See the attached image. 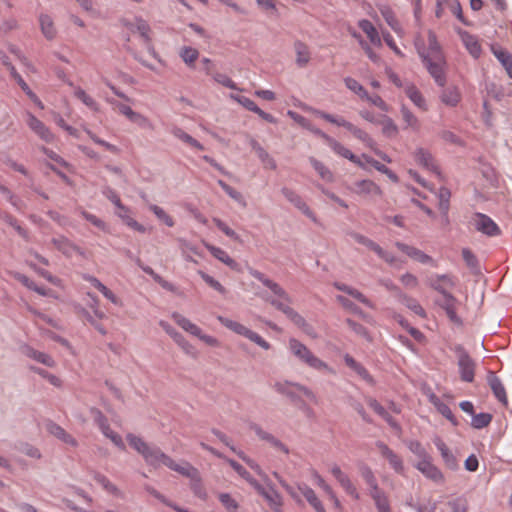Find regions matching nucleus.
I'll return each instance as SVG.
<instances>
[{"mask_svg":"<svg viewBox=\"0 0 512 512\" xmlns=\"http://www.w3.org/2000/svg\"><path fill=\"white\" fill-rule=\"evenodd\" d=\"M362 158L365 159V161L367 163L372 165L377 171L387 175L394 182L398 181V177L396 176V174L392 170H390L387 166H385L384 164H381L380 162H378L377 160H374L373 158L369 157L366 154H363Z\"/></svg>","mask_w":512,"mask_h":512,"instance_id":"obj_57","label":"nucleus"},{"mask_svg":"<svg viewBox=\"0 0 512 512\" xmlns=\"http://www.w3.org/2000/svg\"><path fill=\"white\" fill-rule=\"evenodd\" d=\"M143 459L149 466L158 468L161 465H164L175 472L182 465L176 463L169 455L165 454L160 448L156 446H150Z\"/></svg>","mask_w":512,"mask_h":512,"instance_id":"obj_7","label":"nucleus"},{"mask_svg":"<svg viewBox=\"0 0 512 512\" xmlns=\"http://www.w3.org/2000/svg\"><path fill=\"white\" fill-rule=\"evenodd\" d=\"M297 382L288 380L276 381L273 384V389L280 395L286 396L292 401L299 400L298 391L295 389Z\"/></svg>","mask_w":512,"mask_h":512,"instance_id":"obj_28","label":"nucleus"},{"mask_svg":"<svg viewBox=\"0 0 512 512\" xmlns=\"http://www.w3.org/2000/svg\"><path fill=\"white\" fill-rule=\"evenodd\" d=\"M344 83L347 89L358 95L361 99H365L367 97V91L365 88L354 78L346 77L344 78Z\"/></svg>","mask_w":512,"mask_h":512,"instance_id":"obj_62","label":"nucleus"},{"mask_svg":"<svg viewBox=\"0 0 512 512\" xmlns=\"http://www.w3.org/2000/svg\"><path fill=\"white\" fill-rule=\"evenodd\" d=\"M440 100L446 106L455 107L461 100V94L457 87L450 86L441 92Z\"/></svg>","mask_w":512,"mask_h":512,"instance_id":"obj_38","label":"nucleus"},{"mask_svg":"<svg viewBox=\"0 0 512 512\" xmlns=\"http://www.w3.org/2000/svg\"><path fill=\"white\" fill-rule=\"evenodd\" d=\"M377 448L379 449L381 455L387 459L390 466L393 470L398 474L404 473V464L401 459L392 449L388 447L384 442L378 441L376 443Z\"/></svg>","mask_w":512,"mask_h":512,"instance_id":"obj_19","label":"nucleus"},{"mask_svg":"<svg viewBox=\"0 0 512 512\" xmlns=\"http://www.w3.org/2000/svg\"><path fill=\"white\" fill-rule=\"evenodd\" d=\"M55 248L66 257H72L75 254L84 256V252L76 244L65 236L55 237L51 240Z\"/></svg>","mask_w":512,"mask_h":512,"instance_id":"obj_21","label":"nucleus"},{"mask_svg":"<svg viewBox=\"0 0 512 512\" xmlns=\"http://www.w3.org/2000/svg\"><path fill=\"white\" fill-rule=\"evenodd\" d=\"M218 185L226 192V194L231 197L234 201H236L240 206L245 208L247 206V202L244 196L230 185H228L223 180H218Z\"/></svg>","mask_w":512,"mask_h":512,"instance_id":"obj_54","label":"nucleus"},{"mask_svg":"<svg viewBox=\"0 0 512 512\" xmlns=\"http://www.w3.org/2000/svg\"><path fill=\"white\" fill-rule=\"evenodd\" d=\"M217 320L227 329L247 338L251 342L261 347L263 350L271 349V344L268 341H266L261 335L249 329L245 325L221 315L217 316Z\"/></svg>","mask_w":512,"mask_h":512,"instance_id":"obj_5","label":"nucleus"},{"mask_svg":"<svg viewBox=\"0 0 512 512\" xmlns=\"http://www.w3.org/2000/svg\"><path fill=\"white\" fill-rule=\"evenodd\" d=\"M327 145L337 155L350 160L351 162L358 165L359 167H364L363 163L361 162V160L358 156L353 154L348 148H346L344 145H342L340 142H338L334 138L331 137L330 140L327 142Z\"/></svg>","mask_w":512,"mask_h":512,"instance_id":"obj_25","label":"nucleus"},{"mask_svg":"<svg viewBox=\"0 0 512 512\" xmlns=\"http://www.w3.org/2000/svg\"><path fill=\"white\" fill-rule=\"evenodd\" d=\"M360 474L366 484L369 486V494L381 489L372 469L369 466L362 465L360 467Z\"/></svg>","mask_w":512,"mask_h":512,"instance_id":"obj_49","label":"nucleus"},{"mask_svg":"<svg viewBox=\"0 0 512 512\" xmlns=\"http://www.w3.org/2000/svg\"><path fill=\"white\" fill-rule=\"evenodd\" d=\"M309 161L312 167L324 181L333 182L334 176L328 167H326L322 162L315 159L314 157H310Z\"/></svg>","mask_w":512,"mask_h":512,"instance_id":"obj_52","label":"nucleus"},{"mask_svg":"<svg viewBox=\"0 0 512 512\" xmlns=\"http://www.w3.org/2000/svg\"><path fill=\"white\" fill-rule=\"evenodd\" d=\"M249 428L254 432L259 440L268 443L271 447L285 455L290 454V448L274 434L265 430L260 424L252 422L250 423Z\"/></svg>","mask_w":512,"mask_h":512,"instance_id":"obj_10","label":"nucleus"},{"mask_svg":"<svg viewBox=\"0 0 512 512\" xmlns=\"http://www.w3.org/2000/svg\"><path fill=\"white\" fill-rule=\"evenodd\" d=\"M430 402L436 407L438 412L443 415L446 419L451 421L453 425H457V420L455 419L451 409L447 404L442 402L436 395L432 394L430 396Z\"/></svg>","mask_w":512,"mask_h":512,"instance_id":"obj_48","label":"nucleus"},{"mask_svg":"<svg viewBox=\"0 0 512 512\" xmlns=\"http://www.w3.org/2000/svg\"><path fill=\"white\" fill-rule=\"evenodd\" d=\"M212 433L227 447L230 448L236 455L243 460L252 470H254L259 476L264 477L265 473L261 469L260 465L253 460L252 458L248 457L242 450H237L235 446L232 444L229 437L221 432L218 429H212Z\"/></svg>","mask_w":512,"mask_h":512,"instance_id":"obj_12","label":"nucleus"},{"mask_svg":"<svg viewBox=\"0 0 512 512\" xmlns=\"http://www.w3.org/2000/svg\"><path fill=\"white\" fill-rule=\"evenodd\" d=\"M179 56L188 67H193L199 57V52L193 47L184 46L180 49Z\"/></svg>","mask_w":512,"mask_h":512,"instance_id":"obj_53","label":"nucleus"},{"mask_svg":"<svg viewBox=\"0 0 512 512\" xmlns=\"http://www.w3.org/2000/svg\"><path fill=\"white\" fill-rule=\"evenodd\" d=\"M126 439L129 445L136 450L142 457L146 454L150 445L145 442L141 437H138L132 433L127 434Z\"/></svg>","mask_w":512,"mask_h":512,"instance_id":"obj_51","label":"nucleus"},{"mask_svg":"<svg viewBox=\"0 0 512 512\" xmlns=\"http://www.w3.org/2000/svg\"><path fill=\"white\" fill-rule=\"evenodd\" d=\"M414 44L419 56L421 57L426 69L434 79L435 83L441 87H444L446 84L445 58H431L427 56L423 39L420 36L416 37Z\"/></svg>","mask_w":512,"mask_h":512,"instance_id":"obj_3","label":"nucleus"},{"mask_svg":"<svg viewBox=\"0 0 512 512\" xmlns=\"http://www.w3.org/2000/svg\"><path fill=\"white\" fill-rule=\"evenodd\" d=\"M74 96L91 110H99L98 103L90 95H88L81 87H74Z\"/></svg>","mask_w":512,"mask_h":512,"instance_id":"obj_56","label":"nucleus"},{"mask_svg":"<svg viewBox=\"0 0 512 512\" xmlns=\"http://www.w3.org/2000/svg\"><path fill=\"white\" fill-rule=\"evenodd\" d=\"M378 124L382 126V133L388 138H394L398 134V127L395 122L388 116H383Z\"/></svg>","mask_w":512,"mask_h":512,"instance_id":"obj_55","label":"nucleus"},{"mask_svg":"<svg viewBox=\"0 0 512 512\" xmlns=\"http://www.w3.org/2000/svg\"><path fill=\"white\" fill-rule=\"evenodd\" d=\"M379 11L386 21V23L391 27V29L397 33L398 35H403L404 31L397 20L392 8L388 5L379 6Z\"/></svg>","mask_w":512,"mask_h":512,"instance_id":"obj_34","label":"nucleus"},{"mask_svg":"<svg viewBox=\"0 0 512 512\" xmlns=\"http://www.w3.org/2000/svg\"><path fill=\"white\" fill-rule=\"evenodd\" d=\"M257 492L266 499L274 512H280L283 501L281 495L274 488L271 487L267 490L261 485L260 490H257Z\"/></svg>","mask_w":512,"mask_h":512,"instance_id":"obj_31","label":"nucleus"},{"mask_svg":"<svg viewBox=\"0 0 512 512\" xmlns=\"http://www.w3.org/2000/svg\"><path fill=\"white\" fill-rule=\"evenodd\" d=\"M426 55L431 58L444 57L435 33L428 31V48L425 47Z\"/></svg>","mask_w":512,"mask_h":512,"instance_id":"obj_50","label":"nucleus"},{"mask_svg":"<svg viewBox=\"0 0 512 512\" xmlns=\"http://www.w3.org/2000/svg\"><path fill=\"white\" fill-rule=\"evenodd\" d=\"M491 52L506 70L509 78L512 79V55L499 45H492Z\"/></svg>","mask_w":512,"mask_h":512,"instance_id":"obj_29","label":"nucleus"},{"mask_svg":"<svg viewBox=\"0 0 512 512\" xmlns=\"http://www.w3.org/2000/svg\"><path fill=\"white\" fill-rule=\"evenodd\" d=\"M404 91L407 97L414 103V105L424 111L427 110L426 101L414 84H407L404 88Z\"/></svg>","mask_w":512,"mask_h":512,"instance_id":"obj_42","label":"nucleus"},{"mask_svg":"<svg viewBox=\"0 0 512 512\" xmlns=\"http://www.w3.org/2000/svg\"><path fill=\"white\" fill-rule=\"evenodd\" d=\"M358 26L361 30L367 35L372 44L376 46H381L382 41L379 36L377 29L374 25L367 19H362L358 22Z\"/></svg>","mask_w":512,"mask_h":512,"instance_id":"obj_43","label":"nucleus"},{"mask_svg":"<svg viewBox=\"0 0 512 512\" xmlns=\"http://www.w3.org/2000/svg\"><path fill=\"white\" fill-rule=\"evenodd\" d=\"M454 351L458 357L457 364L461 380L468 383L473 382L475 377L474 360L461 345L455 346Z\"/></svg>","mask_w":512,"mask_h":512,"instance_id":"obj_8","label":"nucleus"},{"mask_svg":"<svg viewBox=\"0 0 512 512\" xmlns=\"http://www.w3.org/2000/svg\"><path fill=\"white\" fill-rule=\"evenodd\" d=\"M492 421V415L490 413H479L474 414L471 420V426L475 429H482L487 427Z\"/></svg>","mask_w":512,"mask_h":512,"instance_id":"obj_63","label":"nucleus"},{"mask_svg":"<svg viewBox=\"0 0 512 512\" xmlns=\"http://www.w3.org/2000/svg\"><path fill=\"white\" fill-rule=\"evenodd\" d=\"M475 227L487 236H498L501 233L498 225L487 215L476 213Z\"/></svg>","mask_w":512,"mask_h":512,"instance_id":"obj_20","label":"nucleus"},{"mask_svg":"<svg viewBox=\"0 0 512 512\" xmlns=\"http://www.w3.org/2000/svg\"><path fill=\"white\" fill-rule=\"evenodd\" d=\"M230 99L233 101L239 103L241 106H243L248 111L256 113L259 117H261L263 120L269 122V123H276V118L260 109L254 101H252L250 98L241 96L238 94H230Z\"/></svg>","mask_w":512,"mask_h":512,"instance_id":"obj_17","label":"nucleus"},{"mask_svg":"<svg viewBox=\"0 0 512 512\" xmlns=\"http://www.w3.org/2000/svg\"><path fill=\"white\" fill-rule=\"evenodd\" d=\"M282 195L289 201L292 205H294L298 210H300L305 216L311 219L313 222H317V217L314 212L309 208V206L305 203V201L301 198L299 194H297L294 190L283 187L281 189Z\"/></svg>","mask_w":512,"mask_h":512,"instance_id":"obj_14","label":"nucleus"},{"mask_svg":"<svg viewBox=\"0 0 512 512\" xmlns=\"http://www.w3.org/2000/svg\"><path fill=\"white\" fill-rule=\"evenodd\" d=\"M369 495L374 501L377 512H391L388 496L382 489Z\"/></svg>","mask_w":512,"mask_h":512,"instance_id":"obj_45","label":"nucleus"},{"mask_svg":"<svg viewBox=\"0 0 512 512\" xmlns=\"http://www.w3.org/2000/svg\"><path fill=\"white\" fill-rule=\"evenodd\" d=\"M298 489L306 498L308 503L316 510V512H326L321 501L312 488L306 484H300L298 485Z\"/></svg>","mask_w":512,"mask_h":512,"instance_id":"obj_37","label":"nucleus"},{"mask_svg":"<svg viewBox=\"0 0 512 512\" xmlns=\"http://www.w3.org/2000/svg\"><path fill=\"white\" fill-rule=\"evenodd\" d=\"M29 369H30V371H32V372L38 374L39 376H41L42 378L46 379L54 387H57V388L62 387V381L56 375L51 374L48 371H46L40 367H37V366H30Z\"/></svg>","mask_w":512,"mask_h":512,"instance_id":"obj_58","label":"nucleus"},{"mask_svg":"<svg viewBox=\"0 0 512 512\" xmlns=\"http://www.w3.org/2000/svg\"><path fill=\"white\" fill-rule=\"evenodd\" d=\"M92 413L94 414V421L98 425L103 435L110 439L111 442L119 449L125 450L126 446L123 442L122 437L110 428V425L105 415L98 409H93Z\"/></svg>","mask_w":512,"mask_h":512,"instance_id":"obj_11","label":"nucleus"},{"mask_svg":"<svg viewBox=\"0 0 512 512\" xmlns=\"http://www.w3.org/2000/svg\"><path fill=\"white\" fill-rule=\"evenodd\" d=\"M205 246L208 249V251L216 259H218L219 261H221L222 263L226 264L227 266H229L232 269H236L237 268V266H238L237 262L234 259H232L228 255V253L226 251H224L223 249H221L219 247H216V246H213L211 244H208V243H206Z\"/></svg>","mask_w":512,"mask_h":512,"instance_id":"obj_41","label":"nucleus"},{"mask_svg":"<svg viewBox=\"0 0 512 512\" xmlns=\"http://www.w3.org/2000/svg\"><path fill=\"white\" fill-rule=\"evenodd\" d=\"M170 133L183 143L197 150H204V146L191 135L186 133L182 128L174 126L171 128Z\"/></svg>","mask_w":512,"mask_h":512,"instance_id":"obj_36","label":"nucleus"},{"mask_svg":"<svg viewBox=\"0 0 512 512\" xmlns=\"http://www.w3.org/2000/svg\"><path fill=\"white\" fill-rule=\"evenodd\" d=\"M149 209L155 214V216L162 221L166 226L173 227L174 226V220L173 218L168 215L163 208H161L158 205L151 204L149 205Z\"/></svg>","mask_w":512,"mask_h":512,"instance_id":"obj_64","label":"nucleus"},{"mask_svg":"<svg viewBox=\"0 0 512 512\" xmlns=\"http://www.w3.org/2000/svg\"><path fill=\"white\" fill-rule=\"evenodd\" d=\"M462 41L466 47V49L469 51V53L474 57L478 58L482 52L481 45L474 35H471L467 32H464L462 34Z\"/></svg>","mask_w":512,"mask_h":512,"instance_id":"obj_46","label":"nucleus"},{"mask_svg":"<svg viewBox=\"0 0 512 512\" xmlns=\"http://www.w3.org/2000/svg\"><path fill=\"white\" fill-rule=\"evenodd\" d=\"M414 157L416 162L425 169L439 173L438 166L436 165L432 154L428 150L424 148H417L414 153Z\"/></svg>","mask_w":512,"mask_h":512,"instance_id":"obj_30","label":"nucleus"},{"mask_svg":"<svg viewBox=\"0 0 512 512\" xmlns=\"http://www.w3.org/2000/svg\"><path fill=\"white\" fill-rule=\"evenodd\" d=\"M294 51L296 54L295 63L299 68L306 67L311 60V52L309 47L301 40H296L293 43Z\"/></svg>","mask_w":512,"mask_h":512,"instance_id":"obj_26","label":"nucleus"},{"mask_svg":"<svg viewBox=\"0 0 512 512\" xmlns=\"http://www.w3.org/2000/svg\"><path fill=\"white\" fill-rule=\"evenodd\" d=\"M12 78L18 83L24 93L30 98V100L37 105L40 109L44 108L42 101L38 98V96L29 88L27 83L21 77V75L16 71L15 68H12Z\"/></svg>","mask_w":512,"mask_h":512,"instance_id":"obj_39","label":"nucleus"},{"mask_svg":"<svg viewBox=\"0 0 512 512\" xmlns=\"http://www.w3.org/2000/svg\"><path fill=\"white\" fill-rule=\"evenodd\" d=\"M439 199V210L442 214V219L445 224L449 223L448 211L450 207L451 192L446 187H440L437 193Z\"/></svg>","mask_w":512,"mask_h":512,"instance_id":"obj_35","label":"nucleus"},{"mask_svg":"<svg viewBox=\"0 0 512 512\" xmlns=\"http://www.w3.org/2000/svg\"><path fill=\"white\" fill-rule=\"evenodd\" d=\"M93 478L108 493H111L113 495L120 494L119 489L113 483H111L110 480L105 475H103L101 473H94Z\"/></svg>","mask_w":512,"mask_h":512,"instance_id":"obj_61","label":"nucleus"},{"mask_svg":"<svg viewBox=\"0 0 512 512\" xmlns=\"http://www.w3.org/2000/svg\"><path fill=\"white\" fill-rule=\"evenodd\" d=\"M397 299L400 303L405 305L409 310L414 312L416 315H418L422 318L426 317L425 310L422 308V306L419 304V302L416 299L406 295L403 292H399V297Z\"/></svg>","mask_w":512,"mask_h":512,"instance_id":"obj_44","label":"nucleus"},{"mask_svg":"<svg viewBox=\"0 0 512 512\" xmlns=\"http://www.w3.org/2000/svg\"><path fill=\"white\" fill-rule=\"evenodd\" d=\"M46 428L51 435H53L63 443L70 445L72 447L78 446L77 440L60 425L50 421L49 423H47Z\"/></svg>","mask_w":512,"mask_h":512,"instance_id":"obj_24","label":"nucleus"},{"mask_svg":"<svg viewBox=\"0 0 512 512\" xmlns=\"http://www.w3.org/2000/svg\"><path fill=\"white\" fill-rule=\"evenodd\" d=\"M28 127L43 141L51 143L54 140L53 133L49 128L31 112H26Z\"/></svg>","mask_w":512,"mask_h":512,"instance_id":"obj_15","label":"nucleus"},{"mask_svg":"<svg viewBox=\"0 0 512 512\" xmlns=\"http://www.w3.org/2000/svg\"><path fill=\"white\" fill-rule=\"evenodd\" d=\"M487 383L491 388L496 399L503 405H508V398L505 387L500 378H498L493 371L487 373Z\"/></svg>","mask_w":512,"mask_h":512,"instance_id":"obj_22","label":"nucleus"},{"mask_svg":"<svg viewBox=\"0 0 512 512\" xmlns=\"http://www.w3.org/2000/svg\"><path fill=\"white\" fill-rule=\"evenodd\" d=\"M288 350L299 363L311 369L327 372L329 374L335 373L332 367L317 357L304 343L296 338H289Z\"/></svg>","mask_w":512,"mask_h":512,"instance_id":"obj_2","label":"nucleus"},{"mask_svg":"<svg viewBox=\"0 0 512 512\" xmlns=\"http://www.w3.org/2000/svg\"><path fill=\"white\" fill-rule=\"evenodd\" d=\"M248 142L253 151L257 154L265 169L275 170L277 168L275 159L260 145L256 139L249 137Z\"/></svg>","mask_w":512,"mask_h":512,"instance_id":"obj_23","label":"nucleus"},{"mask_svg":"<svg viewBox=\"0 0 512 512\" xmlns=\"http://www.w3.org/2000/svg\"><path fill=\"white\" fill-rule=\"evenodd\" d=\"M433 443L436 446V448L438 449L444 465L452 471L458 470L459 462H458L456 456L451 452V450L445 444V442L439 436H436L433 439Z\"/></svg>","mask_w":512,"mask_h":512,"instance_id":"obj_18","label":"nucleus"},{"mask_svg":"<svg viewBox=\"0 0 512 512\" xmlns=\"http://www.w3.org/2000/svg\"><path fill=\"white\" fill-rule=\"evenodd\" d=\"M249 274L259 280L276 296L275 298H266L267 302L285 314L297 327L301 328L307 334H310L311 326L302 315L291 307L292 298L277 282L267 278L262 272L255 269H250Z\"/></svg>","mask_w":512,"mask_h":512,"instance_id":"obj_1","label":"nucleus"},{"mask_svg":"<svg viewBox=\"0 0 512 512\" xmlns=\"http://www.w3.org/2000/svg\"><path fill=\"white\" fill-rule=\"evenodd\" d=\"M395 246L401 252L405 253L408 257H410L411 259H413L421 264L436 266V263L431 256H429L428 254H426L425 252H423L422 250H420L414 246H410V245H407V244L399 242V241H397L395 243Z\"/></svg>","mask_w":512,"mask_h":512,"instance_id":"obj_16","label":"nucleus"},{"mask_svg":"<svg viewBox=\"0 0 512 512\" xmlns=\"http://www.w3.org/2000/svg\"><path fill=\"white\" fill-rule=\"evenodd\" d=\"M171 317L174 320V322L179 327H181L185 332H187L197 338H198V336H200V333L202 331L201 328L198 327L193 322H191L188 318L184 317L183 315H181L178 312L172 313Z\"/></svg>","mask_w":512,"mask_h":512,"instance_id":"obj_33","label":"nucleus"},{"mask_svg":"<svg viewBox=\"0 0 512 512\" xmlns=\"http://www.w3.org/2000/svg\"><path fill=\"white\" fill-rule=\"evenodd\" d=\"M330 473L337 480L339 485L343 488V490L355 500L360 499V494L352 483L350 477L342 471L341 467L338 464H332L330 467Z\"/></svg>","mask_w":512,"mask_h":512,"instance_id":"obj_13","label":"nucleus"},{"mask_svg":"<svg viewBox=\"0 0 512 512\" xmlns=\"http://www.w3.org/2000/svg\"><path fill=\"white\" fill-rule=\"evenodd\" d=\"M39 23L42 34L48 40H52L56 36V28L52 18L47 14H41L39 16Z\"/></svg>","mask_w":512,"mask_h":512,"instance_id":"obj_47","label":"nucleus"},{"mask_svg":"<svg viewBox=\"0 0 512 512\" xmlns=\"http://www.w3.org/2000/svg\"><path fill=\"white\" fill-rule=\"evenodd\" d=\"M414 467L428 480L437 485L445 483L443 472L434 463L431 456L419 460Z\"/></svg>","mask_w":512,"mask_h":512,"instance_id":"obj_9","label":"nucleus"},{"mask_svg":"<svg viewBox=\"0 0 512 512\" xmlns=\"http://www.w3.org/2000/svg\"><path fill=\"white\" fill-rule=\"evenodd\" d=\"M348 235L354 239L357 243L367 247L368 249L372 250L373 252H377V250L379 249V245L374 242L373 240H371L370 238L360 234V233H357V232H354V231H350L348 233Z\"/></svg>","mask_w":512,"mask_h":512,"instance_id":"obj_60","label":"nucleus"},{"mask_svg":"<svg viewBox=\"0 0 512 512\" xmlns=\"http://www.w3.org/2000/svg\"><path fill=\"white\" fill-rule=\"evenodd\" d=\"M354 192L362 196H379L381 189L371 180H361L355 183Z\"/></svg>","mask_w":512,"mask_h":512,"instance_id":"obj_32","label":"nucleus"},{"mask_svg":"<svg viewBox=\"0 0 512 512\" xmlns=\"http://www.w3.org/2000/svg\"><path fill=\"white\" fill-rule=\"evenodd\" d=\"M23 351H24V354L28 358H30V359L38 362V363H41V364H43L46 367L54 368L56 366L55 359L51 355H49L48 353H45V352H42V351H38V350H36V349H34L32 347H29V346H26Z\"/></svg>","mask_w":512,"mask_h":512,"instance_id":"obj_27","label":"nucleus"},{"mask_svg":"<svg viewBox=\"0 0 512 512\" xmlns=\"http://www.w3.org/2000/svg\"><path fill=\"white\" fill-rule=\"evenodd\" d=\"M227 463L233 470L243 479H245L255 490H260L261 484L238 462L232 459H227Z\"/></svg>","mask_w":512,"mask_h":512,"instance_id":"obj_40","label":"nucleus"},{"mask_svg":"<svg viewBox=\"0 0 512 512\" xmlns=\"http://www.w3.org/2000/svg\"><path fill=\"white\" fill-rule=\"evenodd\" d=\"M176 472L190 479V488L196 497L202 500L207 499L208 495L203 487L202 479L197 468L192 466L189 462H183Z\"/></svg>","mask_w":512,"mask_h":512,"instance_id":"obj_6","label":"nucleus"},{"mask_svg":"<svg viewBox=\"0 0 512 512\" xmlns=\"http://www.w3.org/2000/svg\"><path fill=\"white\" fill-rule=\"evenodd\" d=\"M313 113L317 117H320L332 124L346 128L349 132H351L353 134L354 137H356L357 139L362 141L367 147H369L370 149H374V146L376 145V143L372 139V137L368 133H366L364 130L356 127L351 122L345 120L342 117H335L334 115L326 113L321 110L315 109V110H313Z\"/></svg>","mask_w":512,"mask_h":512,"instance_id":"obj_4","label":"nucleus"},{"mask_svg":"<svg viewBox=\"0 0 512 512\" xmlns=\"http://www.w3.org/2000/svg\"><path fill=\"white\" fill-rule=\"evenodd\" d=\"M401 114L406 127H409L414 131L419 130L420 122L418 118L404 105L401 107Z\"/></svg>","mask_w":512,"mask_h":512,"instance_id":"obj_59","label":"nucleus"}]
</instances>
